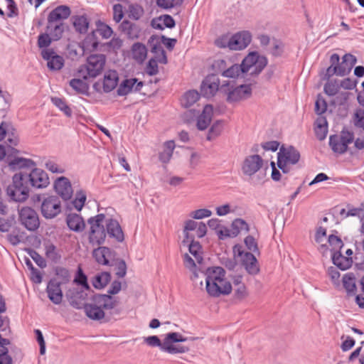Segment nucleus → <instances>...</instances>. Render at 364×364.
<instances>
[{
  "mask_svg": "<svg viewBox=\"0 0 364 364\" xmlns=\"http://www.w3.org/2000/svg\"><path fill=\"white\" fill-rule=\"evenodd\" d=\"M268 60L264 55H261L257 51L250 52L242 60L240 65L234 64L223 70L222 75L225 77L234 78L240 73L250 71L251 75L257 76L267 65Z\"/></svg>",
  "mask_w": 364,
  "mask_h": 364,
  "instance_id": "1",
  "label": "nucleus"
},
{
  "mask_svg": "<svg viewBox=\"0 0 364 364\" xmlns=\"http://www.w3.org/2000/svg\"><path fill=\"white\" fill-rule=\"evenodd\" d=\"M205 289L208 294L214 298L229 295L232 284L226 278V272L221 267H209L205 273Z\"/></svg>",
  "mask_w": 364,
  "mask_h": 364,
  "instance_id": "2",
  "label": "nucleus"
},
{
  "mask_svg": "<svg viewBox=\"0 0 364 364\" xmlns=\"http://www.w3.org/2000/svg\"><path fill=\"white\" fill-rule=\"evenodd\" d=\"M6 306L5 299L0 293V364H14L12 356L9 353V347L11 342L10 321L7 316L4 315Z\"/></svg>",
  "mask_w": 364,
  "mask_h": 364,
  "instance_id": "3",
  "label": "nucleus"
},
{
  "mask_svg": "<svg viewBox=\"0 0 364 364\" xmlns=\"http://www.w3.org/2000/svg\"><path fill=\"white\" fill-rule=\"evenodd\" d=\"M117 299L106 294H97L93 297V303L85 306L87 316L92 320H100L105 317V311L112 310L117 306Z\"/></svg>",
  "mask_w": 364,
  "mask_h": 364,
  "instance_id": "4",
  "label": "nucleus"
},
{
  "mask_svg": "<svg viewBox=\"0 0 364 364\" xmlns=\"http://www.w3.org/2000/svg\"><path fill=\"white\" fill-rule=\"evenodd\" d=\"M106 63V57L103 54H92L87 58L86 63L78 69L79 76L83 80L95 78L103 71Z\"/></svg>",
  "mask_w": 364,
  "mask_h": 364,
  "instance_id": "5",
  "label": "nucleus"
},
{
  "mask_svg": "<svg viewBox=\"0 0 364 364\" xmlns=\"http://www.w3.org/2000/svg\"><path fill=\"white\" fill-rule=\"evenodd\" d=\"M105 215L103 213L97 214L90 217L87 220L90 225V229L87 232L89 242L92 245H102L106 238V230L104 225Z\"/></svg>",
  "mask_w": 364,
  "mask_h": 364,
  "instance_id": "6",
  "label": "nucleus"
},
{
  "mask_svg": "<svg viewBox=\"0 0 364 364\" xmlns=\"http://www.w3.org/2000/svg\"><path fill=\"white\" fill-rule=\"evenodd\" d=\"M177 41L176 38H171L165 36H151L148 40V45L151 48V51L156 55L158 61L161 64H166L168 63L166 51L162 47L164 45L168 50H172Z\"/></svg>",
  "mask_w": 364,
  "mask_h": 364,
  "instance_id": "7",
  "label": "nucleus"
},
{
  "mask_svg": "<svg viewBox=\"0 0 364 364\" xmlns=\"http://www.w3.org/2000/svg\"><path fill=\"white\" fill-rule=\"evenodd\" d=\"M24 179L20 171L14 175L12 183L7 187V194L14 201L23 202L29 196V186Z\"/></svg>",
  "mask_w": 364,
  "mask_h": 364,
  "instance_id": "8",
  "label": "nucleus"
},
{
  "mask_svg": "<svg viewBox=\"0 0 364 364\" xmlns=\"http://www.w3.org/2000/svg\"><path fill=\"white\" fill-rule=\"evenodd\" d=\"M220 91L227 95L229 103L237 102L250 98L252 90L251 85H241L235 87H230L229 81H225L220 85Z\"/></svg>",
  "mask_w": 364,
  "mask_h": 364,
  "instance_id": "9",
  "label": "nucleus"
},
{
  "mask_svg": "<svg viewBox=\"0 0 364 364\" xmlns=\"http://www.w3.org/2000/svg\"><path fill=\"white\" fill-rule=\"evenodd\" d=\"M300 159L299 151L294 146H289L287 148L282 146L277 154V166L283 173L289 172V165H294Z\"/></svg>",
  "mask_w": 364,
  "mask_h": 364,
  "instance_id": "10",
  "label": "nucleus"
},
{
  "mask_svg": "<svg viewBox=\"0 0 364 364\" xmlns=\"http://www.w3.org/2000/svg\"><path fill=\"white\" fill-rule=\"evenodd\" d=\"M41 200V213L46 219H53L57 217L62 212V205L58 196H43Z\"/></svg>",
  "mask_w": 364,
  "mask_h": 364,
  "instance_id": "11",
  "label": "nucleus"
},
{
  "mask_svg": "<svg viewBox=\"0 0 364 364\" xmlns=\"http://www.w3.org/2000/svg\"><path fill=\"white\" fill-rule=\"evenodd\" d=\"M18 220L21 224L29 231H35L40 226L38 214L32 208L22 206L18 208Z\"/></svg>",
  "mask_w": 364,
  "mask_h": 364,
  "instance_id": "12",
  "label": "nucleus"
},
{
  "mask_svg": "<svg viewBox=\"0 0 364 364\" xmlns=\"http://www.w3.org/2000/svg\"><path fill=\"white\" fill-rule=\"evenodd\" d=\"M23 174L24 180L26 181L28 186L35 188H43L47 187L49 183V177L46 171L40 168H33L30 173L21 171Z\"/></svg>",
  "mask_w": 364,
  "mask_h": 364,
  "instance_id": "13",
  "label": "nucleus"
},
{
  "mask_svg": "<svg viewBox=\"0 0 364 364\" xmlns=\"http://www.w3.org/2000/svg\"><path fill=\"white\" fill-rule=\"evenodd\" d=\"M356 63V58L351 54H346L342 58V62L336 67H328L326 70V75L328 78L333 75L338 76H345L348 75Z\"/></svg>",
  "mask_w": 364,
  "mask_h": 364,
  "instance_id": "14",
  "label": "nucleus"
},
{
  "mask_svg": "<svg viewBox=\"0 0 364 364\" xmlns=\"http://www.w3.org/2000/svg\"><path fill=\"white\" fill-rule=\"evenodd\" d=\"M263 164L264 160L259 155H250L245 158L241 169L244 175L252 176L263 166Z\"/></svg>",
  "mask_w": 364,
  "mask_h": 364,
  "instance_id": "15",
  "label": "nucleus"
},
{
  "mask_svg": "<svg viewBox=\"0 0 364 364\" xmlns=\"http://www.w3.org/2000/svg\"><path fill=\"white\" fill-rule=\"evenodd\" d=\"M219 90H220V80L214 74L208 75L200 85V94L206 98L213 97Z\"/></svg>",
  "mask_w": 364,
  "mask_h": 364,
  "instance_id": "16",
  "label": "nucleus"
},
{
  "mask_svg": "<svg viewBox=\"0 0 364 364\" xmlns=\"http://www.w3.org/2000/svg\"><path fill=\"white\" fill-rule=\"evenodd\" d=\"M42 58L47 61V66L51 70H59L64 65V59L55 53L53 49H43Z\"/></svg>",
  "mask_w": 364,
  "mask_h": 364,
  "instance_id": "17",
  "label": "nucleus"
},
{
  "mask_svg": "<svg viewBox=\"0 0 364 364\" xmlns=\"http://www.w3.org/2000/svg\"><path fill=\"white\" fill-rule=\"evenodd\" d=\"M92 256L95 261L101 265L112 266L114 252L107 247H98L94 249Z\"/></svg>",
  "mask_w": 364,
  "mask_h": 364,
  "instance_id": "18",
  "label": "nucleus"
},
{
  "mask_svg": "<svg viewBox=\"0 0 364 364\" xmlns=\"http://www.w3.org/2000/svg\"><path fill=\"white\" fill-rule=\"evenodd\" d=\"M55 192L64 200H70L73 196V191L69 179L61 176L55 180L54 183Z\"/></svg>",
  "mask_w": 364,
  "mask_h": 364,
  "instance_id": "19",
  "label": "nucleus"
},
{
  "mask_svg": "<svg viewBox=\"0 0 364 364\" xmlns=\"http://www.w3.org/2000/svg\"><path fill=\"white\" fill-rule=\"evenodd\" d=\"M252 40L251 33L243 31L237 32L231 36L230 50H240L245 48Z\"/></svg>",
  "mask_w": 364,
  "mask_h": 364,
  "instance_id": "20",
  "label": "nucleus"
},
{
  "mask_svg": "<svg viewBox=\"0 0 364 364\" xmlns=\"http://www.w3.org/2000/svg\"><path fill=\"white\" fill-rule=\"evenodd\" d=\"M60 286L56 279H51L48 283V297L54 304H60L62 302L63 295Z\"/></svg>",
  "mask_w": 364,
  "mask_h": 364,
  "instance_id": "21",
  "label": "nucleus"
},
{
  "mask_svg": "<svg viewBox=\"0 0 364 364\" xmlns=\"http://www.w3.org/2000/svg\"><path fill=\"white\" fill-rule=\"evenodd\" d=\"M242 264L247 272L251 275H257L260 271L258 261L251 252H246L244 254L242 258Z\"/></svg>",
  "mask_w": 364,
  "mask_h": 364,
  "instance_id": "22",
  "label": "nucleus"
},
{
  "mask_svg": "<svg viewBox=\"0 0 364 364\" xmlns=\"http://www.w3.org/2000/svg\"><path fill=\"white\" fill-rule=\"evenodd\" d=\"M71 14L69 6L65 5L58 6L52 10L48 16V22L63 23Z\"/></svg>",
  "mask_w": 364,
  "mask_h": 364,
  "instance_id": "23",
  "label": "nucleus"
},
{
  "mask_svg": "<svg viewBox=\"0 0 364 364\" xmlns=\"http://www.w3.org/2000/svg\"><path fill=\"white\" fill-rule=\"evenodd\" d=\"M106 230L110 237L114 238L117 242L124 240V232L117 220L110 218L106 221Z\"/></svg>",
  "mask_w": 364,
  "mask_h": 364,
  "instance_id": "24",
  "label": "nucleus"
},
{
  "mask_svg": "<svg viewBox=\"0 0 364 364\" xmlns=\"http://www.w3.org/2000/svg\"><path fill=\"white\" fill-rule=\"evenodd\" d=\"M183 242H189L188 250L189 252L193 255L198 263L200 264L203 261V257L201 255L202 247L199 242L194 240V235L191 233H187L185 236Z\"/></svg>",
  "mask_w": 364,
  "mask_h": 364,
  "instance_id": "25",
  "label": "nucleus"
},
{
  "mask_svg": "<svg viewBox=\"0 0 364 364\" xmlns=\"http://www.w3.org/2000/svg\"><path fill=\"white\" fill-rule=\"evenodd\" d=\"M213 115V107L206 105L202 113L198 117L196 127L199 130H205L210 125Z\"/></svg>",
  "mask_w": 364,
  "mask_h": 364,
  "instance_id": "26",
  "label": "nucleus"
},
{
  "mask_svg": "<svg viewBox=\"0 0 364 364\" xmlns=\"http://www.w3.org/2000/svg\"><path fill=\"white\" fill-rule=\"evenodd\" d=\"M83 52H93L99 46L100 41L97 35V31H92L88 33L81 43Z\"/></svg>",
  "mask_w": 364,
  "mask_h": 364,
  "instance_id": "27",
  "label": "nucleus"
},
{
  "mask_svg": "<svg viewBox=\"0 0 364 364\" xmlns=\"http://www.w3.org/2000/svg\"><path fill=\"white\" fill-rule=\"evenodd\" d=\"M119 81V75L116 70H108L103 79V90L105 92H109L113 90L117 85Z\"/></svg>",
  "mask_w": 364,
  "mask_h": 364,
  "instance_id": "28",
  "label": "nucleus"
},
{
  "mask_svg": "<svg viewBox=\"0 0 364 364\" xmlns=\"http://www.w3.org/2000/svg\"><path fill=\"white\" fill-rule=\"evenodd\" d=\"M331 258L333 264L341 270L348 269L353 264L352 257L343 255L340 251L333 252Z\"/></svg>",
  "mask_w": 364,
  "mask_h": 364,
  "instance_id": "29",
  "label": "nucleus"
},
{
  "mask_svg": "<svg viewBox=\"0 0 364 364\" xmlns=\"http://www.w3.org/2000/svg\"><path fill=\"white\" fill-rule=\"evenodd\" d=\"M151 24L156 29L164 30L165 28H173L176 25V22L171 16L164 14L153 19Z\"/></svg>",
  "mask_w": 364,
  "mask_h": 364,
  "instance_id": "30",
  "label": "nucleus"
},
{
  "mask_svg": "<svg viewBox=\"0 0 364 364\" xmlns=\"http://www.w3.org/2000/svg\"><path fill=\"white\" fill-rule=\"evenodd\" d=\"M342 284L348 296H355L357 291L356 279L353 273L345 274L342 278Z\"/></svg>",
  "mask_w": 364,
  "mask_h": 364,
  "instance_id": "31",
  "label": "nucleus"
},
{
  "mask_svg": "<svg viewBox=\"0 0 364 364\" xmlns=\"http://www.w3.org/2000/svg\"><path fill=\"white\" fill-rule=\"evenodd\" d=\"M132 58L139 64H141L147 56V49L141 43H134L131 48Z\"/></svg>",
  "mask_w": 364,
  "mask_h": 364,
  "instance_id": "32",
  "label": "nucleus"
},
{
  "mask_svg": "<svg viewBox=\"0 0 364 364\" xmlns=\"http://www.w3.org/2000/svg\"><path fill=\"white\" fill-rule=\"evenodd\" d=\"M68 228L75 232H81L85 229V224L83 218L77 214H69L67 217Z\"/></svg>",
  "mask_w": 364,
  "mask_h": 364,
  "instance_id": "33",
  "label": "nucleus"
},
{
  "mask_svg": "<svg viewBox=\"0 0 364 364\" xmlns=\"http://www.w3.org/2000/svg\"><path fill=\"white\" fill-rule=\"evenodd\" d=\"M72 22L76 32L80 33H87L90 22L86 15L73 16Z\"/></svg>",
  "mask_w": 364,
  "mask_h": 364,
  "instance_id": "34",
  "label": "nucleus"
},
{
  "mask_svg": "<svg viewBox=\"0 0 364 364\" xmlns=\"http://www.w3.org/2000/svg\"><path fill=\"white\" fill-rule=\"evenodd\" d=\"M47 31L53 41L60 40L64 32V23L58 22H48Z\"/></svg>",
  "mask_w": 364,
  "mask_h": 364,
  "instance_id": "35",
  "label": "nucleus"
},
{
  "mask_svg": "<svg viewBox=\"0 0 364 364\" xmlns=\"http://www.w3.org/2000/svg\"><path fill=\"white\" fill-rule=\"evenodd\" d=\"M7 163L12 170L29 168L34 164L32 160L22 157H15L11 159L8 157Z\"/></svg>",
  "mask_w": 364,
  "mask_h": 364,
  "instance_id": "36",
  "label": "nucleus"
},
{
  "mask_svg": "<svg viewBox=\"0 0 364 364\" xmlns=\"http://www.w3.org/2000/svg\"><path fill=\"white\" fill-rule=\"evenodd\" d=\"M111 275L107 272H102L96 274L92 281V285L96 289H102L110 282Z\"/></svg>",
  "mask_w": 364,
  "mask_h": 364,
  "instance_id": "37",
  "label": "nucleus"
},
{
  "mask_svg": "<svg viewBox=\"0 0 364 364\" xmlns=\"http://www.w3.org/2000/svg\"><path fill=\"white\" fill-rule=\"evenodd\" d=\"M341 137L337 134L330 136L329 145L335 153L343 154L348 149L347 145L341 141Z\"/></svg>",
  "mask_w": 364,
  "mask_h": 364,
  "instance_id": "38",
  "label": "nucleus"
},
{
  "mask_svg": "<svg viewBox=\"0 0 364 364\" xmlns=\"http://www.w3.org/2000/svg\"><path fill=\"white\" fill-rule=\"evenodd\" d=\"M137 82L136 78L126 79L122 82L117 90L119 96H125L133 90L134 86Z\"/></svg>",
  "mask_w": 364,
  "mask_h": 364,
  "instance_id": "39",
  "label": "nucleus"
},
{
  "mask_svg": "<svg viewBox=\"0 0 364 364\" xmlns=\"http://www.w3.org/2000/svg\"><path fill=\"white\" fill-rule=\"evenodd\" d=\"M200 98V94L196 90H188L183 95L181 105L184 107H190Z\"/></svg>",
  "mask_w": 364,
  "mask_h": 364,
  "instance_id": "40",
  "label": "nucleus"
},
{
  "mask_svg": "<svg viewBox=\"0 0 364 364\" xmlns=\"http://www.w3.org/2000/svg\"><path fill=\"white\" fill-rule=\"evenodd\" d=\"M56 279L60 285L67 284L71 280L70 271L63 267H57L55 269Z\"/></svg>",
  "mask_w": 364,
  "mask_h": 364,
  "instance_id": "41",
  "label": "nucleus"
},
{
  "mask_svg": "<svg viewBox=\"0 0 364 364\" xmlns=\"http://www.w3.org/2000/svg\"><path fill=\"white\" fill-rule=\"evenodd\" d=\"M51 102L56 107H58L60 111H62L66 117H70L72 116V109L70 107V106L67 104L65 99L54 97H51Z\"/></svg>",
  "mask_w": 364,
  "mask_h": 364,
  "instance_id": "42",
  "label": "nucleus"
},
{
  "mask_svg": "<svg viewBox=\"0 0 364 364\" xmlns=\"http://www.w3.org/2000/svg\"><path fill=\"white\" fill-rule=\"evenodd\" d=\"M70 86L77 92L87 95L89 90V85L81 79L73 78L69 82Z\"/></svg>",
  "mask_w": 364,
  "mask_h": 364,
  "instance_id": "43",
  "label": "nucleus"
},
{
  "mask_svg": "<svg viewBox=\"0 0 364 364\" xmlns=\"http://www.w3.org/2000/svg\"><path fill=\"white\" fill-rule=\"evenodd\" d=\"M45 255L49 260L53 262H58L61 258V255L56 246L52 243L45 245Z\"/></svg>",
  "mask_w": 364,
  "mask_h": 364,
  "instance_id": "44",
  "label": "nucleus"
},
{
  "mask_svg": "<svg viewBox=\"0 0 364 364\" xmlns=\"http://www.w3.org/2000/svg\"><path fill=\"white\" fill-rule=\"evenodd\" d=\"M232 228L233 230L232 235L237 236L240 232L245 231L248 232L250 227L247 223L242 218H236L232 223Z\"/></svg>",
  "mask_w": 364,
  "mask_h": 364,
  "instance_id": "45",
  "label": "nucleus"
},
{
  "mask_svg": "<svg viewBox=\"0 0 364 364\" xmlns=\"http://www.w3.org/2000/svg\"><path fill=\"white\" fill-rule=\"evenodd\" d=\"M340 90V85L338 80H328L323 87L324 92L329 97L336 96Z\"/></svg>",
  "mask_w": 364,
  "mask_h": 364,
  "instance_id": "46",
  "label": "nucleus"
},
{
  "mask_svg": "<svg viewBox=\"0 0 364 364\" xmlns=\"http://www.w3.org/2000/svg\"><path fill=\"white\" fill-rule=\"evenodd\" d=\"M223 128V126L221 122L217 121L213 123L208 131L207 140L211 141L218 137L221 134Z\"/></svg>",
  "mask_w": 364,
  "mask_h": 364,
  "instance_id": "47",
  "label": "nucleus"
},
{
  "mask_svg": "<svg viewBox=\"0 0 364 364\" xmlns=\"http://www.w3.org/2000/svg\"><path fill=\"white\" fill-rule=\"evenodd\" d=\"M187 340V338L183 336L178 332H171L166 335L164 339V345H171L172 343L184 342Z\"/></svg>",
  "mask_w": 364,
  "mask_h": 364,
  "instance_id": "48",
  "label": "nucleus"
},
{
  "mask_svg": "<svg viewBox=\"0 0 364 364\" xmlns=\"http://www.w3.org/2000/svg\"><path fill=\"white\" fill-rule=\"evenodd\" d=\"M320 121H322L323 123L318 122L317 124V126L315 127V134L318 140L322 141L326 137L328 133L327 122L325 118Z\"/></svg>",
  "mask_w": 364,
  "mask_h": 364,
  "instance_id": "49",
  "label": "nucleus"
},
{
  "mask_svg": "<svg viewBox=\"0 0 364 364\" xmlns=\"http://www.w3.org/2000/svg\"><path fill=\"white\" fill-rule=\"evenodd\" d=\"M95 31H97V34L99 33L105 39L109 38L113 33L112 28L102 22L97 23V28Z\"/></svg>",
  "mask_w": 364,
  "mask_h": 364,
  "instance_id": "50",
  "label": "nucleus"
},
{
  "mask_svg": "<svg viewBox=\"0 0 364 364\" xmlns=\"http://www.w3.org/2000/svg\"><path fill=\"white\" fill-rule=\"evenodd\" d=\"M164 347L162 348V351L171 353V354H175V353H186L189 350V348L184 346H173L172 344L171 345H164Z\"/></svg>",
  "mask_w": 364,
  "mask_h": 364,
  "instance_id": "51",
  "label": "nucleus"
},
{
  "mask_svg": "<svg viewBox=\"0 0 364 364\" xmlns=\"http://www.w3.org/2000/svg\"><path fill=\"white\" fill-rule=\"evenodd\" d=\"M249 293L247 289L246 285L244 284L240 286H237L234 287V299L239 301H241L246 299L248 296Z\"/></svg>",
  "mask_w": 364,
  "mask_h": 364,
  "instance_id": "52",
  "label": "nucleus"
},
{
  "mask_svg": "<svg viewBox=\"0 0 364 364\" xmlns=\"http://www.w3.org/2000/svg\"><path fill=\"white\" fill-rule=\"evenodd\" d=\"M85 200L86 193L85 191L80 190L76 193L73 204L76 210H80L84 206Z\"/></svg>",
  "mask_w": 364,
  "mask_h": 364,
  "instance_id": "53",
  "label": "nucleus"
},
{
  "mask_svg": "<svg viewBox=\"0 0 364 364\" xmlns=\"http://www.w3.org/2000/svg\"><path fill=\"white\" fill-rule=\"evenodd\" d=\"M158 63L159 62L158 61L156 56L155 58H152L148 61L145 68V71L147 75L149 76H153L159 73Z\"/></svg>",
  "mask_w": 364,
  "mask_h": 364,
  "instance_id": "54",
  "label": "nucleus"
},
{
  "mask_svg": "<svg viewBox=\"0 0 364 364\" xmlns=\"http://www.w3.org/2000/svg\"><path fill=\"white\" fill-rule=\"evenodd\" d=\"M52 41L53 40L48 33H43L38 36L37 44L39 48L48 49Z\"/></svg>",
  "mask_w": 364,
  "mask_h": 364,
  "instance_id": "55",
  "label": "nucleus"
},
{
  "mask_svg": "<svg viewBox=\"0 0 364 364\" xmlns=\"http://www.w3.org/2000/svg\"><path fill=\"white\" fill-rule=\"evenodd\" d=\"M74 282L79 285H81L82 287L85 289L89 288L87 276L84 274L80 267H78L76 275L74 279Z\"/></svg>",
  "mask_w": 364,
  "mask_h": 364,
  "instance_id": "56",
  "label": "nucleus"
},
{
  "mask_svg": "<svg viewBox=\"0 0 364 364\" xmlns=\"http://www.w3.org/2000/svg\"><path fill=\"white\" fill-rule=\"evenodd\" d=\"M183 1V0H156V4L160 8L168 9L181 6Z\"/></svg>",
  "mask_w": 364,
  "mask_h": 364,
  "instance_id": "57",
  "label": "nucleus"
},
{
  "mask_svg": "<svg viewBox=\"0 0 364 364\" xmlns=\"http://www.w3.org/2000/svg\"><path fill=\"white\" fill-rule=\"evenodd\" d=\"M327 110V102L325 99L318 95L315 102V112L318 115H321Z\"/></svg>",
  "mask_w": 364,
  "mask_h": 364,
  "instance_id": "58",
  "label": "nucleus"
},
{
  "mask_svg": "<svg viewBox=\"0 0 364 364\" xmlns=\"http://www.w3.org/2000/svg\"><path fill=\"white\" fill-rule=\"evenodd\" d=\"M143 9L139 4H130L129 6V16L134 20L140 18L143 14Z\"/></svg>",
  "mask_w": 364,
  "mask_h": 364,
  "instance_id": "59",
  "label": "nucleus"
},
{
  "mask_svg": "<svg viewBox=\"0 0 364 364\" xmlns=\"http://www.w3.org/2000/svg\"><path fill=\"white\" fill-rule=\"evenodd\" d=\"M45 166L49 171L53 173H63L65 172V168L63 166H59L52 160H47L45 162Z\"/></svg>",
  "mask_w": 364,
  "mask_h": 364,
  "instance_id": "60",
  "label": "nucleus"
},
{
  "mask_svg": "<svg viewBox=\"0 0 364 364\" xmlns=\"http://www.w3.org/2000/svg\"><path fill=\"white\" fill-rule=\"evenodd\" d=\"M231 36L223 35L215 41V45L220 48H228L230 49Z\"/></svg>",
  "mask_w": 364,
  "mask_h": 364,
  "instance_id": "61",
  "label": "nucleus"
},
{
  "mask_svg": "<svg viewBox=\"0 0 364 364\" xmlns=\"http://www.w3.org/2000/svg\"><path fill=\"white\" fill-rule=\"evenodd\" d=\"M113 19L116 23H119L124 16V8L122 4H116L113 6Z\"/></svg>",
  "mask_w": 364,
  "mask_h": 364,
  "instance_id": "62",
  "label": "nucleus"
},
{
  "mask_svg": "<svg viewBox=\"0 0 364 364\" xmlns=\"http://www.w3.org/2000/svg\"><path fill=\"white\" fill-rule=\"evenodd\" d=\"M353 216L358 217L360 219L364 218V210L362 208H354L350 205H348V210L346 213V217Z\"/></svg>",
  "mask_w": 364,
  "mask_h": 364,
  "instance_id": "63",
  "label": "nucleus"
},
{
  "mask_svg": "<svg viewBox=\"0 0 364 364\" xmlns=\"http://www.w3.org/2000/svg\"><path fill=\"white\" fill-rule=\"evenodd\" d=\"M355 125L364 129V109H357L354 114Z\"/></svg>",
  "mask_w": 364,
  "mask_h": 364,
  "instance_id": "64",
  "label": "nucleus"
}]
</instances>
